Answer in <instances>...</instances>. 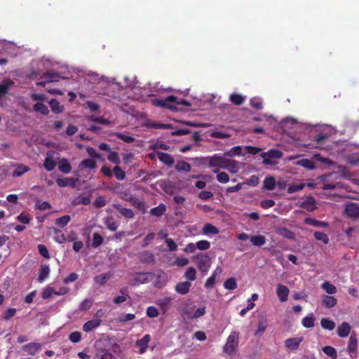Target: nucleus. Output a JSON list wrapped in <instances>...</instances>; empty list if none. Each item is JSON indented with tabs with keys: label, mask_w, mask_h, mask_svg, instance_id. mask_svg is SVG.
I'll return each instance as SVG.
<instances>
[{
	"label": "nucleus",
	"mask_w": 359,
	"mask_h": 359,
	"mask_svg": "<svg viewBox=\"0 0 359 359\" xmlns=\"http://www.w3.org/2000/svg\"><path fill=\"white\" fill-rule=\"evenodd\" d=\"M113 172L118 180H123L126 177L125 172L118 165L115 166Z\"/></svg>",
	"instance_id": "nucleus-58"
},
{
	"label": "nucleus",
	"mask_w": 359,
	"mask_h": 359,
	"mask_svg": "<svg viewBox=\"0 0 359 359\" xmlns=\"http://www.w3.org/2000/svg\"><path fill=\"white\" fill-rule=\"evenodd\" d=\"M115 135L121 140L122 141L126 142V143H132L135 141V138L132 136L128 135L126 134L119 133H117L115 134Z\"/></svg>",
	"instance_id": "nucleus-63"
},
{
	"label": "nucleus",
	"mask_w": 359,
	"mask_h": 359,
	"mask_svg": "<svg viewBox=\"0 0 359 359\" xmlns=\"http://www.w3.org/2000/svg\"><path fill=\"white\" fill-rule=\"evenodd\" d=\"M226 159L224 156H222L215 154L211 156V159H210V168H216V169L219 168H223Z\"/></svg>",
	"instance_id": "nucleus-7"
},
{
	"label": "nucleus",
	"mask_w": 359,
	"mask_h": 359,
	"mask_svg": "<svg viewBox=\"0 0 359 359\" xmlns=\"http://www.w3.org/2000/svg\"><path fill=\"white\" fill-rule=\"evenodd\" d=\"M203 233L204 234L215 235L219 233L218 229L211 224H206L203 227Z\"/></svg>",
	"instance_id": "nucleus-46"
},
{
	"label": "nucleus",
	"mask_w": 359,
	"mask_h": 359,
	"mask_svg": "<svg viewBox=\"0 0 359 359\" xmlns=\"http://www.w3.org/2000/svg\"><path fill=\"white\" fill-rule=\"evenodd\" d=\"M90 200L88 197L79 196L73 201L72 204L74 205H81V204L86 205L90 204Z\"/></svg>",
	"instance_id": "nucleus-53"
},
{
	"label": "nucleus",
	"mask_w": 359,
	"mask_h": 359,
	"mask_svg": "<svg viewBox=\"0 0 359 359\" xmlns=\"http://www.w3.org/2000/svg\"><path fill=\"white\" fill-rule=\"evenodd\" d=\"M224 287L227 290H234L237 287V283L235 278H228L224 283Z\"/></svg>",
	"instance_id": "nucleus-59"
},
{
	"label": "nucleus",
	"mask_w": 359,
	"mask_h": 359,
	"mask_svg": "<svg viewBox=\"0 0 359 359\" xmlns=\"http://www.w3.org/2000/svg\"><path fill=\"white\" fill-rule=\"evenodd\" d=\"M191 283L189 281L180 282L175 286V291L180 294H186L189 292Z\"/></svg>",
	"instance_id": "nucleus-10"
},
{
	"label": "nucleus",
	"mask_w": 359,
	"mask_h": 359,
	"mask_svg": "<svg viewBox=\"0 0 359 359\" xmlns=\"http://www.w3.org/2000/svg\"><path fill=\"white\" fill-rule=\"evenodd\" d=\"M300 207L307 211L312 212L317 208L316 201L313 196H307L303 198V201L300 203Z\"/></svg>",
	"instance_id": "nucleus-6"
},
{
	"label": "nucleus",
	"mask_w": 359,
	"mask_h": 359,
	"mask_svg": "<svg viewBox=\"0 0 359 359\" xmlns=\"http://www.w3.org/2000/svg\"><path fill=\"white\" fill-rule=\"evenodd\" d=\"M175 169L177 171H186L189 172L191 169V165L185 161H179L175 165Z\"/></svg>",
	"instance_id": "nucleus-55"
},
{
	"label": "nucleus",
	"mask_w": 359,
	"mask_h": 359,
	"mask_svg": "<svg viewBox=\"0 0 359 359\" xmlns=\"http://www.w3.org/2000/svg\"><path fill=\"white\" fill-rule=\"evenodd\" d=\"M71 217L69 215H64L55 219V224L60 227H65L70 222Z\"/></svg>",
	"instance_id": "nucleus-50"
},
{
	"label": "nucleus",
	"mask_w": 359,
	"mask_h": 359,
	"mask_svg": "<svg viewBox=\"0 0 359 359\" xmlns=\"http://www.w3.org/2000/svg\"><path fill=\"white\" fill-rule=\"evenodd\" d=\"M196 262L198 269L206 274L211 266V260L208 255L201 254L196 257Z\"/></svg>",
	"instance_id": "nucleus-5"
},
{
	"label": "nucleus",
	"mask_w": 359,
	"mask_h": 359,
	"mask_svg": "<svg viewBox=\"0 0 359 359\" xmlns=\"http://www.w3.org/2000/svg\"><path fill=\"white\" fill-rule=\"evenodd\" d=\"M41 348L39 343L32 342L22 346V350L29 355H34Z\"/></svg>",
	"instance_id": "nucleus-9"
},
{
	"label": "nucleus",
	"mask_w": 359,
	"mask_h": 359,
	"mask_svg": "<svg viewBox=\"0 0 359 359\" xmlns=\"http://www.w3.org/2000/svg\"><path fill=\"white\" fill-rule=\"evenodd\" d=\"M345 212L349 217H359V205L356 203H348L345 208Z\"/></svg>",
	"instance_id": "nucleus-8"
},
{
	"label": "nucleus",
	"mask_w": 359,
	"mask_h": 359,
	"mask_svg": "<svg viewBox=\"0 0 359 359\" xmlns=\"http://www.w3.org/2000/svg\"><path fill=\"white\" fill-rule=\"evenodd\" d=\"M96 168V162L93 159H85L83 160L79 165L80 170L86 168L94 169Z\"/></svg>",
	"instance_id": "nucleus-34"
},
{
	"label": "nucleus",
	"mask_w": 359,
	"mask_h": 359,
	"mask_svg": "<svg viewBox=\"0 0 359 359\" xmlns=\"http://www.w3.org/2000/svg\"><path fill=\"white\" fill-rule=\"evenodd\" d=\"M154 278V274L151 272H139L133 276L131 282L132 285H137L151 282Z\"/></svg>",
	"instance_id": "nucleus-3"
},
{
	"label": "nucleus",
	"mask_w": 359,
	"mask_h": 359,
	"mask_svg": "<svg viewBox=\"0 0 359 359\" xmlns=\"http://www.w3.org/2000/svg\"><path fill=\"white\" fill-rule=\"evenodd\" d=\"M42 78L46 79L47 82H54L57 81L60 76L57 73L50 70L44 73Z\"/></svg>",
	"instance_id": "nucleus-35"
},
{
	"label": "nucleus",
	"mask_w": 359,
	"mask_h": 359,
	"mask_svg": "<svg viewBox=\"0 0 359 359\" xmlns=\"http://www.w3.org/2000/svg\"><path fill=\"white\" fill-rule=\"evenodd\" d=\"M282 156L283 152L278 149H270L261 154V157L264 158L263 163L265 165H276L277 162L273 159L280 158Z\"/></svg>",
	"instance_id": "nucleus-1"
},
{
	"label": "nucleus",
	"mask_w": 359,
	"mask_h": 359,
	"mask_svg": "<svg viewBox=\"0 0 359 359\" xmlns=\"http://www.w3.org/2000/svg\"><path fill=\"white\" fill-rule=\"evenodd\" d=\"M238 344V334L233 332L229 336L226 343L223 347V351L228 355H232Z\"/></svg>",
	"instance_id": "nucleus-2"
},
{
	"label": "nucleus",
	"mask_w": 359,
	"mask_h": 359,
	"mask_svg": "<svg viewBox=\"0 0 359 359\" xmlns=\"http://www.w3.org/2000/svg\"><path fill=\"white\" fill-rule=\"evenodd\" d=\"M184 277L191 281L194 280L196 278V270L195 268L192 266L189 267L184 273Z\"/></svg>",
	"instance_id": "nucleus-52"
},
{
	"label": "nucleus",
	"mask_w": 359,
	"mask_h": 359,
	"mask_svg": "<svg viewBox=\"0 0 359 359\" xmlns=\"http://www.w3.org/2000/svg\"><path fill=\"white\" fill-rule=\"evenodd\" d=\"M87 76L89 78V81L90 82L100 83L101 81H102L107 84L109 83L108 78L105 77L104 76H99V74L96 72H90L89 73H88Z\"/></svg>",
	"instance_id": "nucleus-23"
},
{
	"label": "nucleus",
	"mask_w": 359,
	"mask_h": 359,
	"mask_svg": "<svg viewBox=\"0 0 359 359\" xmlns=\"http://www.w3.org/2000/svg\"><path fill=\"white\" fill-rule=\"evenodd\" d=\"M337 303V300L332 296L324 295L323 297L322 304L327 309L334 307Z\"/></svg>",
	"instance_id": "nucleus-21"
},
{
	"label": "nucleus",
	"mask_w": 359,
	"mask_h": 359,
	"mask_svg": "<svg viewBox=\"0 0 359 359\" xmlns=\"http://www.w3.org/2000/svg\"><path fill=\"white\" fill-rule=\"evenodd\" d=\"M166 210V207L164 204H160L158 206L152 208L150 213L156 217H161Z\"/></svg>",
	"instance_id": "nucleus-44"
},
{
	"label": "nucleus",
	"mask_w": 359,
	"mask_h": 359,
	"mask_svg": "<svg viewBox=\"0 0 359 359\" xmlns=\"http://www.w3.org/2000/svg\"><path fill=\"white\" fill-rule=\"evenodd\" d=\"M277 233L285 238H287V239H290V240H294L295 239V236H294V234L292 231H291L290 230L285 228V227H280V228H278L277 229Z\"/></svg>",
	"instance_id": "nucleus-33"
},
{
	"label": "nucleus",
	"mask_w": 359,
	"mask_h": 359,
	"mask_svg": "<svg viewBox=\"0 0 359 359\" xmlns=\"http://www.w3.org/2000/svg\"><path fill=\"white\" fill-rule=\"evenodd\" d=\"M213 172L215 173H217V180L218 182H221V183H226L229 182V175L224 172H219V170L218 169H215L213 170Z\"/></svg>",
	"instance_id": "nucleus-49"
},
{
	"label": "nucleus",
	"mask_w": 359,
	"mask_h": 359,
	"mask_svg": "<svg viewBox=\"0 0 359 359\" xmlns=\"http://www.w3.org/2000/svg\"><path fill=\"white\" fill-rule=\"evenodd\" d=\"M101 324V320L100 319H93L87 321L83 326V331L86 332H89L92 331L93 330L99 327Z\"/></svg>",
	"instance_id": "nucleus-18"
},
{
	"label": "nucleus",
	"mask_w": 359,
	"mask_h": 359,
	"mask_svg": "<svg viewBox=\"0 0 359 359\" xmlns=\"http://www.w3.org/2000/svg\"><path fill=\"white\" fill-rule=\"evenodd\" d=\"M150 339L151 337L149 334H146L141 339L137 341L136 344L140 347L139 353L140 354H142L146 351Z\"/></svg>",
	"instance_id": "nucleus-15"
},
{
	"label": "nucleus",
	"mask_w": 359,
	"mask_h": 359,
	"mask_svg": "<svg viewBox=\"0 0 359 359\" xmlns=\"http://www.w3.org/2000/svg\"><path fill=\"white\" fill-rule=\"evenodd\" d=\"M50 109L55 114L62 113L64 110V106L60 105L59 102L55 99H51L49 102Z\"/></svg>",
	"instance_id": "nucleus-32"
},
{
	"label": "nucleus",
	"mask_w": 359,
	"mask_h": 359,
	"mask_svg": "<svg viewBox=\"0 0 359 359\" xmlns=\"http://www.w3.org/2000/svg\"><path fill=\"white\" fill-rule=\"evenodd\" d=\"M88 120L99 123H102L104 125H109L110 121L108 119L104 118L102 116H90L88 117Z\"/></svg>",
	"instance_id": "nucleus-61"
},
{
	"label": "nucleus",
	"mask_w": 359,
	"mask_h": 359,
	"mask_svg": "<svg viewBox=\"0 0 359 359\" xmlns=\"http://www.w3.org/2000/svg\"><path fill=\"white\" fill-rule=\"evenodd\" d=\"M176 102H177V97L173 95H170L165 100L164 107L175 110L177 109Z\"/></svg>",
	"instance_id": "nucleus-28"
},
{
	"label": "nucleus",
	"mask_w": 359,
	"mask_h": 359,
	"mask_svg": "<svg viewBox=\"0 0 359 359\" xmlns=\"http://www.w3.org/2000/svg\"><path fill=\"white\" fill-rule=\"evenodd\" d=\"M30 168L24 164H18L15 170L13 172L12 176L13 177H18L22 176L25 172H28Z\"/></svg>",
	"instance_id": "nucleus-25"
},
{
	"label": "nucleus",
	"mask_w": 359,
	"mask_h": 359,
	"mask_svg": "<svg viewBox=\"0 0 359 359\" xmlns=\"http://www.w3.org/2000/svg\"><path fill=\"white\" fill-rule=\"evenodd\" d=\"M266 238L262 235L252 236L250 237L251 243L257 247H260L266 243Z\"/></svg>",
	"instance_id": "nucleus-27"
},
{
	"label": "nucleus",
	"mask_w": 359,
	"mask_h": 359,
	"mask_svg": "<svg viewBox=\"0 0 359 359\" xmlns=\"http://www.w3.org/2000/svg\"><path fill=\"white\" fill-rule=\"evenodd\" d=\"M230 100L233 104L236 105H241L244 102L245 97L239 94L233 93L230 96Z\"/></svg>",
	"instance_id": "nucleus-51"
},
{
	"label": "nucleus",
	"mask_w": 359,
	"mask_h": 359,
	"mask_svg": "<svg viewBox=\"0 0 359 359\" xmlns=\"http://www.w3.org/2000/svg\"><path fill=\"white\" fill-rule=\"evenodd\" d=\"M267 326L268 322L266 319V316L264 313H262L259 317L258 330L256 332V334L258 333L264 332Z\"/></svg>",
	"instance_id": "nucleus-22"
},
{
	"label": "nucleus",
	"mask_w": 359,
	"mask_h": 359,
	"mask_svg": "<svg viewBox=\"0 0 359 359\" xmlns=\"http://www.w3.org/2000/svg\"><path fill=\"white\" fill-rule=\"evenodd\" d=\"M104 223L107 229L111 231H115L118 228L117 222L112 217H107Z\"/></svg>",
	"instance_id": "nucleus-47"
},
{
	"label": "nucleus",
	"mask_w": 359,
	"mask_h": 359,
	"mask_svg": "<svg viewBox=\"0 0 359 359\" xmlns=\"http://www.w3.org/2000/svg\"><path fill=\"white\" fill-rule=\"evenodd\" d=\"M321 287L327 293L330 294H335L337 291L336 286L327 281L325 282Z\"/></svg>",
	"instance_id": "nucleus-48"
},
{
	"label": "nucleus",
	"mask_w": 359,
	"mask_h": 359,
	"mask_svg": "<svg viewBox=\"0 0 359 359\" xmlns=\"http://www.w3.org/2000/svg\"><path fill=\"white\" fill-rule=\"evenodd\" d=\"M243 156L242 154V147L241 146H236L232 147L229 151L224 152V156L232 157L233 156Z\"/></svg>",
	"instance_id": "nucleus-40"
},
{
	"label": "nucleus",
	"mask_w": 359,
	"mask_h": 359,
	"mask_svg": "<svg viewBox=\"0 0 359 359\" xmlns=\"http://www.w3.org/2000/svg\"><path fill=\"white\" fill-rule=\"evenodd\" d=\"M223 169H226L230 172L236 173L239 170L238 163L235 160L227 158Z\"/></svg>",
	"instance_id": "nucleus-17"
},
{
	"label": "nucleus",
	"mask_w": 359,
	"mask_h": 359,
	"mask_svg": "<svg viewBox=\"0 0 359 359\" xmlns=\"http://www.w3.org/2000/svg\"><path fill=\"white\" fill-rule=\"evenodd\" d=\"M315 318L311 314L309 316H306L302 319V324L305 327L311 328L314 326Z\"/></svg>",
	"instance_id": "nucleus-54"
},
{
	"label": "nucleus",
	"mask_w": 359,
	"mask_h": 359,
	"mask_svg": "<svg viewBox=\"0 0 359 359\" xmlns=\"http://www.w3.org/2000/svg\"><path fill=\"white\" fill-rule=\"evenodd\" d=\"M314 237L316 240L320 241L323 242L325 244H327L329 243L328 236L323 232H320V231L315 232Z\"/></svg>",
	"instance_id": "nucleus-60"
},
{
	"label": "nucleus",
	"mask_w": 359,
	"mask_h": 359,
	"mask_svg": "<svg viewBox=\"0 0 359 359\" xmlns=\"http://www.w3.org/2000/svg\"><path fill=\"white\" fill-rule=\"evenodd\" d=\"M357 345H358V341H357L356 335L355 334H353L351 335L349 341H348V348H347L348 351L350 353H354L356 351Z\"/></svg>",
	"instance_id": "nucleus-38"
},
{
	"label": "nucleus",
	"mask_w": 359,
	"mask_h": 359,
	"mask_svg": "<svg viewBox=\"0 0 359 359\" xmlns=\"http://www.w3.org/2000/svg\"><path fill=\"white\" fill-rule=\"evenodd\" d=\"M113 276V273L111 272H109L104 274H100L97 276H95L94 277V281L100 285H104L111 277Z\"/></svg>",
	"instance_id": "nucleus-20"
},
{
	"label": "nucleus",
	"mask_w": 359,
	"mask_h": 359,
	"mask_svg": "<svg viewBox=\"0 0 359 359\" xmlns=\"http://www.w3.org/2000/svg\"><path fill=\"white\" fill-rule=\"evenodd\" d=\"M15 84L11 79H4L0 84V98L8 93L9 89Z\"/></svg>",
	"instance_id": "nucleus-11"
},
{
	"label": "nucleus",
	"mask_w": 359,
	"mask_h": 359,
	"mask_svg": "<svg viewBox=\"0 0 359 359\" xmlns=\"http://www.w3.org/2000/svg\"><path fill=\"white\" fill-rule=\"evenodd\" d=\"M126 200L130 202V203L135 206L138 210H141L143 213L145 212V205L144 203L140 201L138 198L130 196L129 198H126Z\"/></svg>",
	"instance_id": "nucleus-30"
},
{
	"label": "nucleus",
	"mask_w": 359,
	"mask_h": 359,
	"mask_svg": "<svg viewBox=\"0 0 359 359\" xmlns=\"http://www.w3.org/2000/svg\"><path fill=\"white\" fill-rule=\"evenodd\" d=\"M297 165L302 166L306 168L309 170H313L315 168V165L313 162L307 158H302L297 161Z\"/></svg>",
	"instance_id": "nucleus-36"
},
{
	"label": "nucleus",
	"mask_w": 359,
	"mask_h": 359,
	"mask_svg": "<svg viewBox=\"0 0 359 359\" xmlns=\"http://www.w3.org/2000/svg\"><path fill=\"white\" fill-rule=\"evenodd\" d=\"M276 293L281 302H285L287 299L289 289L286 286L279 284L276 290Z\"/></svg>",
	"instance_id": "nucleus-19"
},
{
	"label": "nucleus",
	"mask_w": 359,
	"mask_h": 359,
	"mask_svg": "<svg viewBox=\"0 0 359 359\" xmlns=\"http://www.w3.org/2000/svg\"><path fill=\"white\" fill-rule=\"evenodd\" d=\"M59 170L65 174H68L72 170V166L66 158H62L60 161L58 165Z\"/></svg>",
	"instance_id": "nucleus-31"
},
{
	"label": "nucleus",
	"mask_w": 359,
	"mask_h": 359,
	"mask_svg": "<svg viewBox=\"0 0 359 359\" xmlns=\"http://www.w3.org/2000/svg\"><path fill=\"white\" fill-rule=\"evenodd\" d=\"M172 300L171 297H165L157 301L156 304L161 307L163 313H165L168 309L170 302Z\"/></svg>",
	"instance_id": "nucleus-29"
},
{
	"label": "nucleus",
	"mask_w": 359,
	"mask_h": 359,
	"mask_svg": "<svg viewBox=\"0 0 359 359\" xmlns=\"http://www.w3.org/2000/svg\"><path fill=\"white\" fill-rule=\"evenodd\" d=\"M302 337L290 338L285 340V346L291 350H296L299 348L300 343L302 341Z\"/></svg>",
	"instance_id": "nucleus-12"
},
{
	"label": "nucleus",
	"mask_w": 359,
	"mask_h": 359,
	"mask_svg": "<svg viewBox=\"0 0 359 359\" xmlns=\"http://www.w3.org/2000/svg\"><path fill=\"white\" fill-rule=\"evenodd\" d=\"M77 180L72 177L57 178L56 183L60 187L69 186L74 188Z\"/></svg>",
	"instance_id": "nucleus-13"
},
{
	"label": "nucleus",
	"mask_w": 359,
	"mask_h": 359,
	"mask_svg": "<svg viewBox=\"0 0 359 359\" xmlns=\"http://www.w3.org/2000/svg\"><path fill=\"white\" fill-rule=\"evenodd\" d=\"M114 208L117 210L120 214L128 219L133 218L134 213L131 209L123 208L121 205H114Z\"/></svg>",
	"instance_id": "nucleus-26"
},
{
	"label": "nucleus",
	"mask_w": 359,
	"mask_h": 359,
	"mask_svg": "<svg viewBox=\"0 0 359 359\" xmlns=\"http://www.w3.org/2000/svg\"><path fill=\"white\" fill-rule=\"evenodd\" d=\"M320 324L323 329L330 331L333 330L335 327V323L333 320L326 318L321 319Z\"/></svg>",
	"instance_id": "nucleus-39"
},
{
	"label": "nucleus",
	"mask_w": 359,
	"mask_h": 359,
	"mask_svg": "<svg viewBox=\"0 0 359 359\" xmlns=\"http://www.w3.org/2000/svg\"><path fill=\"white\" fill-rule=\"evenodd\" d=\"M93 303V300L91 299H85L79 306V309L81 311H88Z\"/></svg>",
	"instance_id": "nucleus-62"
},
{
	"label": "nucleus",
	"mask_w": 359,
	"mask_h": 359,
	"mask_svg": "<svg viewBox=\"0 0 359 359\" xmlns=\"http://www.w3.org/2000/svg\"><path fill=\"white\" fill-rule=\"evenodd\" d=\"M43 165L48 171H52L55 168L56 163L53 159V157L48 154H47V157L44 161Z\"/></svg>",
	"instance_id": "nucleus-41"
},
{
	"label": "nucleus",
	"mask_w": 359,
	"mask_h": 359,
	"mask_svg": "<svg viewBox=\"0 0 359 359\" xmlns=\"http://www.w3.org/2000/svg\"><path fill=\"white\" fill-rule=\"evenodd\" d=\"M96 359H123V356L119 346L116 344L112 351L107 350L97 354Z\"/></svg>",
	"instance_id": "nucleus-4"
},
{
	"label": "nucleus",
	"mask_w": 359,
	"mask_h": 359,
	"mask_svg": "<svg viewBox=\"0 0 359 359\" xmlns=\"http://www.w3.org/2000/svg\"><path fill=\"white\" fill-rule=\"evenodd\" d=\"M276 186V180L273 177H266L264 180V188L269 191L274 189Z\"/></svg>",
	"instance_id": "nucleus-42"
},
{
	"label": "nucleus",
	"mask_w": 359,
	"mask_h": 359,
	"mask_svg": "<svg viewBox=\"0 0 359 359\" xmlns=\"http://www.w3.org/2000/svg\"><path fill=\"white\" fill-rule=\"evenodd\" d=\"M156 154L158 156V159L165 165L171 166L174 163V158L171 155L162 151H157Z\"/></svg>",
	"instance_id": "nucleus-14"
},
{
	"label": "nucleus",
	"mask_w": 359,
	"mask_h": 359,
	"mask_svg": "<svg viewBox=\"0 0 359 359\" xmlns=\"http://www.w3.org/2000/svg\"><path fill=\"white\" fill-rule=\"evenodd\" d=\"M304 223L308 224V225H311V226H315V227H323V228H326L329 226V224L327 222H323V221H320V220H317L316 219H313V218H306L304 219Z\"/></svg>",
	"instance_id": "nucleus-24"
},
{
	"label": "nucleus",
	"mask_w": 359,
	"mask_h": 359,
	"mask_svg": "<svg viewBox=\"0 0 359 359\" xmlns=\"http://www.w3.org/2000/svg\"><path fill=\"white\" fill-rule=\"evenodd\" d=\"M350 331V325L346 322H344L340 325L338 326L337 332L339 337H346L349 334Z\"/></svg>",
	"instance_id": "nucleus-16"
},
{
	"label": "nucleus",
	"mask_w": 359,
	"mask_h": 359,
	"mask_svg": "<svg viewBox=\"0 0 359 359\" xmlns=\"http://www.w3.org/2000/svg\"><path fill=\"white\" fill-rule=\"evenodd\" d=\"M50 273V269L48 265H42L40 269L39 274L38 276V280L42 283Z\"/></svg>",
	"instance_id": "nucleus-37"
},
{
	"label": "nucleus",
	"mask_w": 359,
	"mask_h": 359,
	"mask_svg": "<svg viewBox=\"0 0 359 359\" xmlns=\"http://www.w3.org/2000/svg\"><path fill=\"white\" fill-rule=\"evenodd\" d=\"M323 351L327 355H328L332 358H336L337 357V351L332 346H324L323 348Z\"/></svg>",
	"instance_id": "nucleus-56"
},
{
	"label": "nucleus",
	"mask_w": 359,
	"mask_h": 359,
	"mask_svg": "<svg viewBox=\"0 0 359 359\" xmlns=\"http://www.w3.org/2000/svg\"><path fill=\"white\" fill-rule=\"evenodd\" d=\"M140 259L144 263L150 264L154 262V255L149 251L143 252L140 255Z\"/></svg>",
	"instance_id": "nucleus-43"
},
{
	"label": "nucleus",
	"mask_w": 359,
	"mask_h": 359,
	"mask_svg": "<svg viewBox=\"0 0 359 359\" xmlns=\"http://www.w3.org/2000/svg\"><path fill=\"white\" fill-rule=\"evenodd\" d=\"M103 242V238L98 233H94L93 235L92 247L94 248L100 246Z\"/></svg>",
	"instance_id": "nucleus-57"
},
{
	"label": "nucleus",
	"mask_w": 359,
	"mask_h": 359,
	"mask_svg": "<svg viewBox=\"0 0 359 359\" xmlns=\"http://www.w3.org/2000/svg\"><path fill=\"white\" fill-rule=\"evenodd\" d=\"M33 108L35 111L40 112L43 115H48L49 113L48 107L41 102L36 103Z\"/></svg>",
	"instance_id": "nucleus-45"
},
{
	"label": "nucleus",
	"mask_w": 359,
	"mask_h": 359,
	"mask_svg": "<svg viewBox=\"0 0 359 359\" xmlns=\"http://www.w3.org/2000/svg\"><path fill=\"white\" fill-rule=\"evenodd\" d=\"M196 248H198L200 250H205L210 248V243L209 241L205 240H202L196 243Z\"/></svg>",
	"instance_id": "nucleus-64"
}]
</instances>
